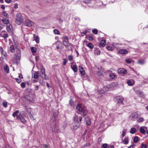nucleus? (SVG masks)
Here are the masks:
<instances>
[{"label": "nucleus", "instance_id": "f257e3e1", "mask_svg": "<svg viewBox=\"0 0 148 148\" xmlns=\"http://www.w3.org/2000/svg\"><path fill=\"white\" fill-rule=\"evenodd\" d=\"M76 110L77 111V113L80 114L83 116L86 115L88 112L86 109L83 107L81 104H78L76 107Z\"/></svg>", "mask_w": 148, "mask_h": 148}, {"label": "nucleus", "instance_id": "f03ea898", "mask_svg": "<svg viewBox=\"0 0 148 148\" xmlns=\"http://www.w3.org/2000/svg\"><path fill=\"white\" fill-rule=\"evenodd\" d=\"M16 22L18 25H20L23 22V18L20 13H18L16 15Z\"/></svg>", "mask_w": 148, "mask_h": 148}, {"label": "nucleus", "instance_id": "7ed1b4c3", "mask_svg": "<svg viewBox=\"0 0 148 148\" xmlns=\"http://www.w3.org/2000/svg\"><path fill=\"white\" fill-rule=\"evenodd\" d=\"M40 76L43 79L45 80H48L49 79V77L46 76L45 73V69L43 67L40 68Z\"/></svg>", "mask_w": 148, "mask_h": 148}, {"label": "nucleus", "instance_id": "20e7f679", "mask_svg": "<svg viewBox=\"0 0 148 148\" xmlns=\"http://www.w3.org/2000/svg\"><path fill=\"white\" fill-rule=\"evenodd\" d=\"M62 42L66 48L70 46V44L69 42L68 38L66 36H64L62 37Z\"/></svg>", "mask_w": 148, "mask_h": 148}, {"label": "nucleus", "instance_id": "39448f33", "mask_svg": "<svg viewBox=\"0 0 148 148\" xmlns=\"http://www.w3.org/2000/svg\"><path fill=\"white\" fill-rule=\"evenodd\" d=\"M53 116L54 117V119L53 120V127L52 128V131L53 132L55 131L56 128L55 123L54 122L56 121V118L58 115V113L57 111H53Z\"/></svg>", "mask_w": 148, "mask_h": 148}, {"label": "nucleus", "instance_id": "423d86ee", "mask_svg": "<svg viewBox=\"0 0 148 148\" xmlns=\"http://www.w3.org/2000/svg\"><path fill=\"white\" fill-rule=\"evenodd\" d=\"M24 24L26 26L31 27L34 25V23L29 20L26 19L25 21Z\"/></svg>", "mask_w": 148, "mask_h": 148}, {"label": "nucleus", "instance_id": "0eeeda50", "mask_svg": "<svg viewBox=\"0 0 148 148\" xmlns=\"http://www.w3.org/2000/svg\"><path fill=\"white\" fill-rule=\"evenodd\" d=\"M139 114L136 112L134 113L130 116V118L132 120L134 121L138 118Z\"/></svg>", "mask_w": 148, "mask_h": 148}, {"label": "nucleus", "instance_id": "6e6552de", "mask_svg": "<svg viewBox=\"0 0 148 148\" xmlns=\"http://www.w3.org/2000/svg\"><path fill=\"white\" fill-rule=\"evenodd\" d=\"M0 51L2 55V57L3 58H6L7 57L6 52L4 51L2 47H0Z\"/></svg>", "mask_w": 148, "mask_h": 148}, {"label": "nucleus", "instance_id": "1a4fd4ad", "mask_svg": "<svg viewBox=\"0 0 148 148\" xmlns=\"http://www.w3.org/2000/svg\"><path fill=\"white\" fill-rule=\"evenodd\" d=\"M115 99L117 103H123V99L122 97L118 96L115 98Z\"/></svg>", "mask_w": 148, "mask_h": 148}, {"label": "nucleus", "instance_id": "9d476101", "mask_svg": "<svg viewBox=\"0 0 148 148\" xmlns=\"http://www.w3.org/2000/svg\"><path fill=\"white\" fill-rule=\"evenodd\" d=\"M82 119V117L81 116H78L76 115L74 118H73L74 120L75 121H76L78 123H79V122H80Z\"/></svg>", "mask_w": 148, "mask_h": 148}, {"label": "nucleus", "instance_id": "9b49d317", "mask_svg": "<svg viewBox=\"0 0 148 148\" xmlns=\"http://www.w3.org/2000/svg\"><path fill=\"white\" fill-rule=\"evenodd\" d=\"M33 96L32 95H26L25 96V98L29 100V101H32L33 100Z\"/></svg>", "mask_w": 148, "mask_h": 148}, {"label": "nucleus", "instance_id": "f8f14e48", "mask_svg": "<svg viewBox=\"0 0 148 148\" xmlns=\"http://www.w3.org/2000/svg\"><path fill=\"white\" fill-rule=\"evenodd\" d=\"M0 36L3 37L4 39H6L8 37V35L5 32L3 31L0 34Z\"/></svg>", "mask_w": 148, "mask_h": 148}, {"label": "nucleus", "instance_id": "ddd939ff", "mask_svg": "<svg viewBox=\"0 0 148 148\" xmlns=\"http://www.w3.org/2000/svg\"><path fill=\"white\" fill-rule=\"evenodd\" d=\"M128 52V51L125 49H121L118 51V53L121 54H125Z\"/></svg>", "mask_w": 148, "mask_h": 148}, {"label": "nucleus", "instance_id": "4468645a", "mask_svg": "<svg viewBox=\"0 0 148 148\" xmlns=\"http://www.w3.org/2000/svg\"><path fill=\"white\" fill-rule=\"evenodd\" d=\"M16 50L17 54V56L18 58H20L21 56L20 47L18 46L16 47Z\"/></svg>", "mask_w": 148, "mask_h": 148}, {"label": "nucleus", "instance_id": "2eb2a0df", "mask_svg": "<svg viewBox=\"0 0 148 148\" xmlns=\"http://www.w3.org/2000/svg\"><path fill=\"white\" fill-rule=\"evenodd\" d=\"M109 90V88L108 86H105L101 90V93H104L107 92Z\"/></svg>", "mask_w": 148, "mask_h": 148}, {"label": "nucleus", "instance_id": "dca6fc26", "mask_svg": "<svg viewBox=\"0 0 148 148\" xmlns=\"http://www.w3.org/2000/svg\"><path fill=\"white\" fill-rule=\"evenodd\" d=\"M98 71H97V74L99 76H100L102 75L104 72L103 70L101 68H98Z\"/></svg>", "mask_w": 148, "mask_h": 148}, {"label": "nucleus", "instance_id": "f3484780", "mask_svg": "<svg viewBox=\"0 0 148 148\" xmlns=\"http://www.w3.org/2000/svg\"><path fill=\"white\" fill-rule=\"evenodd\" d=\"M126 70L123 68H120L118 70V73L120 74H125L126 73Z\"/></svg>", "mask_w": 148, "mask_h": 148}, {"label": "nucleus", "instance_id": "a211bd4d", "mask_svg": "<svg viewBox=\"0 0 148 148\" xmlns=\"http://www.w3.org/2000/svg\"><path fill=\"white\" fill-rule=\"evenodd\" d=\"M32 77L36 79H38L39 77V74L38 72L32 73Z\"/></svg>", "mask_w": 148, "mask_h": 148}, {"label": "nucleus", "instance_id": "6ab92c4d", "mask_svg": "<svg viewBox=\"0 0 148 148\" xmlns=\"http://www.w3.org/2000/svg\"><path fill=\"white\" fill-rule=\"evenodd\" d=\"M106 43V40H101L99 45V47H104Z\"/></svg>", "mask_w": 148, "mask_h": 148}, {"label": "nucleus", "instance_id": "aec40b11", "mask_svg": "<svg viewBox=\"0 0 148 148\" xmlns=\"http://www.w3.org/2000/svg\"><path fill=\"white\" fill-rule=\"evenodd\" d=\"M85 120L86 122V124L88 125H90L91 123L90 120L88 116L85 118Z\"/></svg>", "mask_w": 148, "mask_h": 148}, {"label": "nucleus", "instance_id": "412c9836", "mask_svg": "<svg viewBox=\"0 0 148 148\" xmlns=\"http://www.w3.org/2000/svg\"><path fill=\"white\" fill-rule=\"evenodd\" d=\"M116 77L117 75L113 73H111L109 74V77L111 79H114Z\"/></svg>", "mask_w": 148, "mask_h": 148}, {"label": "nucleus", "instance_id": "4be33fe9", "mask_svg": "<svg viewBox=\"0 0 148 148\" xmlns=\"http://www.w3.org/2000/svg\"><path fill=\"white\" fill-rule=\"evenodd\" d=\"M127 83L129 86H132L134 85V82L133 80H132V81L130 80H128L127 81Z\"/></svg>", "mask_w": 148, "mask_h": 148}, {"label": "nucleus", "instance_id": "5701e85b", "mask_svg": "<svg viewBox=\"0 0 148 148\" xmlns=\"http://www.w3.org/2000/svg\"><path fill=\"white\" fill-rule=\"evenodd\" d=\"M79 71L81 74L84 75L85 74L84 71V68L82 66H79Z\"/></svg>", "mask_w": 148, "mask_h": 148}, {"label": "nucleus", "instance_id": "b1692460", "mask_svg": "<svg viewBox=\"0 0 148 148\" xmlns=\"http://www.w3.org/2000/svg\"><path fill=\"white\" fill-rule=\"evenodd\" d=\"M4 69L5 72L7 73H9V67L8 65H5L4 66Z\"/></svg>", "mask_w": 148, "mask_h": 148}, {"label": "nucleus", "instance_id": "393cba45", "mask_svg": "<svg viewBox=\"0 0 148 148\" xmlns=\"http://www.w3.org/2000/svg\"><path fill=\"white\" fill-rule=\"evenodd\" d=\"M34 37L35 38H34V40L36 41V43H39V38L38 36H37L36 37V35L35 34H34Z\"/></svg>", "mask_w": 148, "mask_h": 148}, {"label": "nucleus", "instance_id": "a878e982", "mask_svg": "<svg viewBox=\"0 0 148 148\" xmlns=\"http://www.w3.org/2000/svg\"><path fill=\"white\" fill-rule=\"evenodd\" d=\"M101 51L99 49L96 48L95 49L94 53L97 55H99L100 54Z\"/></svg>", "mask_w": 148, "mask_h": 148}, {"label": "nucleus", "instance_id": "bb28decb", "mask_svg": "<svg viewBox=\"0 0 148 148\" xmlns=\"http://www.w3.org/2000/svg\"><path fill=\"white\" fill-rule=\"evenodd\" d=\"M144 121V119L143 118L140 117L137 118V121L138 123L142 122Z\"/></svg>", "mask_w": 148, "mask_h": 148}, {"label": "nucleus", "instance_id": "cd10ccee", "mask_svg": "<svg viewBox=\"0 0 148 148\" xmlns=\"http://www.w3.org/2000/svg\"><path fill=\"white\" fill-rule=\"evenodd\" d=\"M2 21L3 23L6 24L7 25H10L9 22L8 20L5 19H2Z\"/></svg>", "mask_w": 148, "mask_h": 148}, {"label": "nucleus", "instance_id": "c85d7f7f", "mask_svg": "<svg viewBox=\"0 0 148 148\" xmlns=\"http://www.w3.org/2000/svg\"><path fill=\"white\" fill-rule=\"evenodd\" d=\"M71 68L75 72H76L77 71V66L76 65H74L73 66H71Z\"/></svg>", "mask_w": 148, "mask_h": 148}, {"label": "nucleus", "instance_id": "c756f323", "mask_svg": "<svg viewBox=\"0 0 148 148\" xmlns=\"http://www.w3.org/2000/svg\"><path fill=\"white\" fill-rule=\"evenodd\" d=\"M31 50L32 52L34 53H36L37 51V49L36 48L34 47H31Z\"/></svg>", "mask_w": 148, "mask_h": 148}, {"label": "nucleus", "instance_id": "7c9ffc66", "mask_svg": "<svg viewBox=\"0 0 148 148\" xmlns=\"http://www.w3.org/2000/svg\"><path fill=\"white\" fill-rule=\"evenodd\" d=\"M106 49L109 51H112L113 50V48L111 46H107L106 47Z\"/></svg>", "mask_w": 148, "mask_h": 148}, {"label": "nucleus", "instance_id": "2f4dec72", "mask_svg": "<svg viewBox=\"0 0 148 148\" xmlns=\"http://www.w3.org/2000/svg\"><path fill=\"white\" fill-rule=\"evenodd\" d=\"M87 46H88L89 48L92 49H93L94 47V45H92V44L90 43H88L87 45Z\"/></svg>", "mask_w": 148, "mask_h": 148}, {"label": "nucleus", "instance_id": "473e14b6", "mask_svg": "<svg viewBox=\"0 0 148 148\" xmlns=\"http://www.w3.org/2000/svg\"><path fill=\"white\" fill-rule=\"evenodd\" d=\"M136 131V128H132L131 129L130 132L132 134H134L135 133Z\"/></svg>", "mask_w": 148, "mask_h": 148}, {"label": "nucleus", "instance_id": "72a5a7b5", "mask_svg": "<svg viewBox=\"0 0 148 148\" xmlns=\"http://www.w3.org/2000/svg\"><path fill=\"white\" fill-rule=\"evenodd\" d=\"M125 62L128 64H130L133 61L131 59L127 58L125 60Z\"/></svg>", "mask_w": 148, "mask_h": 148}, {"label": "nucleus", "instance_id": "f704fd0d", "mask_svg": "<svg viewBox=\"0 0 148 148\" xmlns=\"http://www.w3.org/2000/svg\"><path fill=\"white\" fill-rule=\"evenodd\" d=\"M53 33L55 34L60 35V33L59 31L56 29H55L53 30Z\"/></svg>", "mask_w": 148, "mask_h": 148}, {"label": "nucleus", "instance_id": "c9c22d12", "mask_svg": "<svg viewBox=\"0 0 148 148\" xmlns=\"http://www.w3.org/2000/svg\"><path fill=\"white\" fill-rule=\"evenodd\" d=\"M10 51L12 53H14L15 52L14 46L13 45H11L10 47Z\"/></svg>", "mask_w": 148, "mask_h": 148}, {"label": "nucleus", "instance_id": "e433bc0d", "mask_svg": "<svg viewBox=\"0 0 148 148\" xmlns=\"http://www.w3.org/2000/svg\"><path fill=\"white\" fill-rule=\"evenodd\" d=\"M19 113L18 110H16L15 112H14L12 114V116L14 117H15L16 116L17 117V116L19 115H17Z\"/></svg>", "mask_w": 148, "mask_h": 148}, {"label": "nucleus", "instance_id": "4c0bfd02", "mask_svg": "<svg viewBox=\"0 0 148 148\" xmlns=\"http://www.w3.org/2000/svg\"><path fill=\"white\" fill-rule=\"evenodd\" d=\"M123 142L125 144H127L128 143V138H125Z\"/></svg>", "mask_w": 148, "mask_h": 148}, {"label": "nucleus", "instance_id": "58836bf2", "mask_svg": "<svg viewBox=\"0 0 148 148\" xmlns=\"http://www.w3.org/2000/svg\"><path fill=\"white\" fill-rule=\"evenodd\" d=\"M6 29H7V31H8V32L10 33L11 32V29L9 25H7Z\"/></svg>", "mask_w": 148, "mask_h": 148}, {"label": "nucleus", "instance_id": "ea45409f", "mask_svg": "<svg viewBox=\"0 0 148 148\" xmlns=\"http://www.w3.org/2000/svg\"><path fill=\"white\" fill-rule=\"evenodd\" d=\"M55 44L56 46H58L60 47L61 45H62V43L59 41H57L56 42Z\"/></svg>", "mask_w": 148, "mask_h": 148}, {"label": "nucleus", "instance_id": "a19ab883", "mask_svg": "<svg viewBox=\"0 0 148 148\" xmlns=\"http://www.w3.org/2000/svg\"><path fill=\"white\" fill-rule=\"evenodd\" d=\"M140 132L143 134H144L145 133V131L144 129L141 127L140 130Z\"/></svg>", "mask_w": 148, "mask_h": 148}, {"label": "nucleus", "instance_id": "79ce46f5", "mask_svg": "<svg viewBox=\"0 0 148 148\" xmlns=\"http://www.w3.org/2000/svg\"><path fill=\"white\" fill-rule=\"evenodd\" d=\"M147 145L146 144H144L143 143H142L141 146V148H147Z\"/></svg>", "mask_w": 148, "mask_h": 148}, {"label": "nucleus", "instance_id": "37998d69", "mask_svg": "<svg viewBox=\"0 0 148 148\" xmlns=\"http://www.w3.org/2000/svg\"><path fill=\"white\" fill-rule=\"evenodd\" d=\"M138 140V136H136L134 137V141L135 143H137Z\"/></svg>", "mask_w": 148, "mask_h": 148}, {"label": "nucleus", "instance_id": "c03bdc74", "mask_svg": "<svg viewBox=\"0 0 148 148\" xmlns=\"http://www.w3.org/2000/svg\"><path fill=\"white\" fill-rule=\"evenodd\" d=\"M138 63L143 64L145 63V61L143 60H140L138 61Z\"/></svg>", "mask_w": 148, "mask_h": 148}, {"label": "nucleus", "instance_id": "a18cd8bd", "mask_svg": "<svg viewBox=\"0 0 148 148\" xmlns=\"http://www.w3.org/2000/svg\"><path fill=\"white\" fill-rule=\"evenodd\" d=\"M22 116L21 114H19V115L17 116L16 119L18 120H20L21 121V117H22Z\"/></svg>", "mask_w": 148, "mask_h": 148}, {"label": "nucleus", "instance_id": "49530a36", "mask_svg": "<svg viewBox=\"0 0 148 148\" xmlns=\"http://www.w3.org/2000/svg\"><path fill=\"white\" fill-rule=\"evenodd\" d=\"M73 56H72V55L69 56L68 57V59L70 61H71L73 60Z\"/></svg>", "mask_w": 148, "mask_h": 148}, {"label": "nucleus", "instance_id": "de8ad7c7", "mask_svg": "<svg viewBox=\"0 0 148 148\" xmlns=\"http://www.w3.org/2000/svg\"><path fill=\"white\" fill-rule=\"evenodd\" d=\"M21 86L22 88H24L25 87V84L24 82H23L21 84Z\"/></svg>", "mask_w": 148, "mask_h": 148}, {"label": "nucleus", "instance_id": "09e8293b", "mask_svg": "<svg viewBox=\"0 0 148 148\" xmlns=\"http://www.w3.org/2000/svg\"><path fill=\"white\" fill-rule=\"evenodd\" d=\"M92 32L93 33L96 34L98 33V30L96 29H95L92 30Z\"/></svg>", "mask_w": 148, "mask_h": 148}, {"label": "nucleus", "instance_id": "8fccbe9b", "mask_svg": "<svg viewBox=\"0 0 148 148\" xmlns=\"http://www.w3.org/2000/svg\"><path fill=\"white\" fill-rule=\"evenodd\" d=\"M4 107H6L7 105V102L5 101H3L2 103Z\"/></svg>", "mask_w": 148, "mask_h": 148}, {"label": "nucleus", "instance_id": "3c124183", "mask_svg": "<svg viewBox=\"0 0 148 148\" xmlns=\"http://www.w3.org/2000/svg\"><path fill=\"white\" fill-rule=\"evenodd\" d=\"M108 144H103L102 145V147L103 148H107L108 147Z\"/></svg>", "mask_w": 148, "mask_h": 148}, {"label": "nucleus", "instance_id": "603ef678", "mask_svg": "<svg viewBox=\"0 0 148 148\" xmlns=\"http://www.w3.org/2000/svg\"><path fill=\"white\" fill-rule=\"evenodd\" d=\"M21 122L23 123H24L26 122V120L22 116V117H21Z\"/></svg>", "mask_w": 148, "mask_h": 148}, {"label": "nucleus", "instance_id": "864d4df0", "mask_svg": "<svg viewBox=\"0 0 148 148\" xmlns=\"http://www.w3.org/2000/svg\"><path fill=\"white\" fill-rule=\"evenodd\" d=\"M15 79L16 81V82L18 83H20L21 81V80L20 78V79H19L17 78H15Z\"/></svg>", "mask_w": 148, "mask_h": 148}, {"label": "nucleus", "instance_id": "5fc2aeb1", "mask_svg": "<svg viewBox=\"0 0 148 148\" xmlns=\"http://www.w3.org/2000/svg\"><path fill=\"white\" fill-rule=\"evenodd\" d=\"M93 38L91 36H89V37L88 38V39L89 40H93Z\"/></svg>", "mask_w": 148, "mask_h": 148}, {"label": "nucleus", "instance_id": "6e6d98bb", "mask_svg": "<svg viewBox=\"0 0 148 148\" xmlns=\"http://www.w3.org/2000/svg\"><path fill=\"white\" fill-rule=\"evenodd\" d=\"M118 45V44H115L114 43L113 44V46L114 47V48H116L118 49V47H117V45Z\"/></svg>", "mask_w": 148, "mask_h": 148}, {"label": "nucleus", "instance_id": "4d7b16f0", "mask_svg": "<svg viewBox=\"0 0 148 148\" xmlns=\"http://www.w3.org/2000/svg\"><path fill=\"white\" fill-rule=\"evenodd\" d=\"M70 104L72 106H74V102L73 101H72L71 99L70 101Z\"/></svg>", "mask_w": 148, "mask_h": 148}, {"label": "nucleus", "instance_id": "13d9d810", "mask_svg": "<svg viewBox=\"0 0 148 148\" xmlns=\"http://www.w3.org/2000/svg\"><path fill=\"white\" fill-rule=\"evenodd\" d=\"M91 145L89 143H87L86 144H85L84 145V147H86L87 146H90Z\"/></svg>", "mask_w": 148, "mask_h": 148}, {"label": "nucleus", "instance_id": "bf43d9fd", "mask_svg": "<svg viewBox=\"0 0 148 148\" xmlns=\"http://www.w3.org/2000/svg\"><path fill=\"white\" fill-rule=\"evenodd\" d=\"M3 14L6 17L8 16V14L5 11L3 12Z\"/></svg>", "mask_w": 148, "mask_h": 148}, {"label": "nucleus", "instance_id": "052dcab7", "mask_svg": "<svg viewBox=\"0 0 148 148\" xmlns=\"http://www.w3.org/2000/svg\"><path fill=\"white\" fill-rule=\"evenodd\" d=\"M67 62V60L66 59H64V63L63 65H65L66 64Z\"/></svg>", "mask_w": 148, "mask_h": 148}, {"label": "nucleus", "instance_id": "680f3d73", "mask_svg": "<svg viewBox=\"0 0 148 148\" xmlns=\"http://www.w3.org/2000/svg\"><path fill=\"white\" fill-rule=\"evenodd\" d=\"M125 130H123V134H122L123 137H124L125 136Z\"/></svg>", "mask_w": 148, "mask_h": 148}, {"label": "nucleus", "instance_id": "e2e57ef3", "mask_svg": "<svg viewBox=\"0 0 148 148\" xmlns=\"http://www.w3.org/2000/svg\"><path fill=\"white\" fill-rule=\"evenodd\" d=\"M14 8L15 9H16L18 8V5L17 3H15L14 4Z\"/></svg>", "mask_w": 148, "mask_h": 148}, {"label": "nucleus", "instance_id": "0e129e2a", "mask_svg": "<svg viewBox=\"0 0 148 148\" xmlns=\"http://www.w3.org/2000/svg\"><path fill=\"white\" fill-rule=\"evenodd\" d=\"M135 146V145L134 144H132L128 148H133Z\"/></svg>", "mask_w": 148, "mask_h": 148}, {"label": "nucleus", "instance_id": "69168bd1", "mask_svg": "<svg viewBox=\"0 0 148 148\" xmlns=\"http://www.w3.org/2000/svg\"><path fill=\"white\" fill-rule=\"evenodd\" d=\"M138 94L139 95H141L142 94H143L142 92L141 91H140V90L138 91Z\"/></svg>", "mask_w": 148, "mask_h": 148}, {"label": "nucleus", "instance_id": "338daca9", "mask_svg": "<svg viewBox=\"0 0 148 148\" xmlns=\"http://www.w3.org/2000/svg\"><path fill=\"white\" fill-rule=\"evenodd\" d=\"M19 76H18V77L20 79H23V77L22 76V75L21 73H19Z\"/></svg>", "mask_w": 148, "mask_h": 148}, {"label": "nucleus", "instance_id": "774afa93", "mask_svg": "<svg viewBox=\"0 0 148 148\" xmlns=\"http://www.w3.org/2000/svg\"><path fill=\"white\" fill-rule=\"evenodd\" d=\"M38 86H37V85H36L35 86V90H37L38 89Z\"/></svg>", "mask_w": 148, "mask_h": 148}]
</instances>
